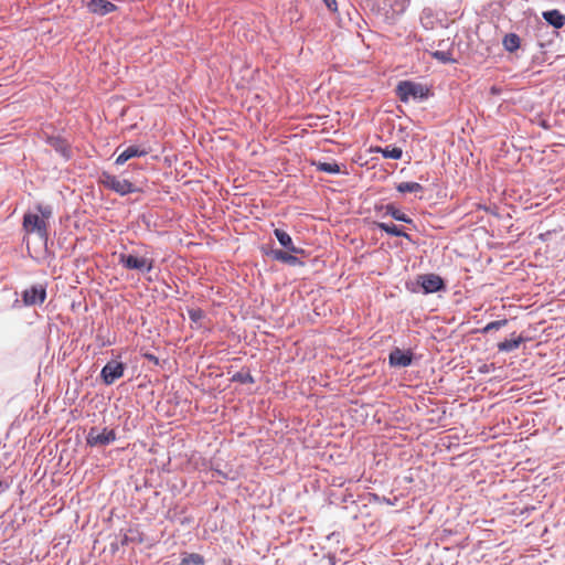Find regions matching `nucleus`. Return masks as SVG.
Returning <instances> with one entry per match:
<instances>
[{"instance_id": "24", "label": "nucleus", "mask_w": 565, "mask_h": 565, "mask_svg": "<svg viewBox=\"0 0 565 565\" xmlns=\"http://www.w3.org/2000/svg\"><path fill=\"white\" fill-rule=\"evenodd\" d=\"M189 318L193 322H199L201 319L204 318V311L200 308H192L188 310Z\"/></svg>"}, {"instance_id": "7", "label": "nucleus", "mask_w": 565, "mask_h": 565, "mask_svg": "<svg viewBox=\"0 0 565 565\" xmlns=\"http://www.w3.org/2000/svg\"><path fill=\"white\" fill-rule=\"evenodd\" d=\"M418 282L426 294L437 292L445 287L444 280L436 274L422 275L419 276Z\"/></svg>"}, {"instance_id": "29", "label": "nucleus", "mask_w": 565, "mask_h": 565, "mask_svg": "<svg viewBox=\"0 0 565 565\" xmlns=\"http://www.w3.org/2000/svg\"><path fill=\"white\" fill-rule=\"evenodd\" d=\"M2 487H3V482L0 480V488H2Z\"/></svg>"}, {"instance_id": "18", "label": "nucleus", "mask_w": 565, "mask_h": 565, "mask_svg": "<svg viewBox=\"0 0 565 565\" xmlns=\"http://www.w3.org/2000/svg\"><path fill=\"white\" fill-rule=\"evenodd\" d=\"M385 212L387 215H391L394 220L405 222V223H412L413 220L408 217L405 213H403L401 210L395 207L393 204L385 205Z\"/></svg>"}, {"instance_id": "21", "label": "nucleus", "mask_w": 565, "mask_h": 565, "mask_svg": "<svg viewBox=\"0 0 565 565\" xmlns=\"http://www.w3.org/2000/svg\"><path fill=\"white\" fill-rule=\"evenodd\" d=\"M179 565H204V557L198 553L185 554Z\"/></svg>"}, {"instance_id": "12", "label": "nucleus", "mask_w": 565, "mask_h": 565, "mask_svg": "<svg viewBox=\"0 0 565 565\" xmlns=\"http://www.w3.org/2000/svg\"><path fill=\"white\" fill-rule=\"evenodd\" d=\"M544 20L556 29H561L565 25V15L558 10H550L543 12Z\"/></svg>"}, {"instance_id": "6", "label": "nucleus", "mask_w": 565, "mask_h": 565, "mask_svg": "<svg viewBox=\"0 0 565 565\" xmlns=\"http://www.w3.org/2000/svg\"><path fill=\"white\" fill-rule=\"evenodd\" d=\"M125 364L118 361L108 362L100 372L105 384L110 385L124 375Z\"/></svg>"}, {"instance_id": "22", "label": "nucleus", "mask_w": 565, "mask_h": 565, "mask_svg": "<svg viewBox=\"0 0 565 565\" xmlns=\"http://www.w3.org/2000/svg\"><path fill=\"white\" fill-rule=\"evenodd\" d=\"M396 189L401 193L423 191L422 184L417 182H401Z\"/></svg>"}, {"instance_id": "26", "label": "nucleus", "mask_w": 565, "mask_h": 565, "mask_svg": "<svg viewBox=\"0 0 565 565\" xmlns=\"http://www.w3.org/2000/svg\"><path fill=\"white\" fill-rule=\"evenodd\" d=\"M323 1L330 11L335 12L338 10L335 0H323Z\"/></svg>"}, {"instance_id": "10", "label": "nucleus", "mask_w": 565, "mask_h": 565, "mask_svg": "<svg viewBox=\"0 0 565 565\" xmlns=\"http://www.w3.org/2000/svg\"><path fill=\"white\" fill-rule=\"evenodd\" d=\"M274 234L276 238L278 239L279 244L285 247L288 252L294 254H302L303 249L299 248L294 245L291 236L284 230L276 228L274 231Z\"/></svg>"}, {"instance_id": "8", "label": "nucleus", "mask_w": 565, "mask_h": 565, "mask_svg": "<svg viewBox=\"0 0 565 565\" xmlns=\"http://www.w3.org/2000/svg\"><path fill=\"white\" fill-rule=\"evenodd\" d=\"M46 298V290L43 286H32L25 289L22 295V299L25 306H33L36 303H43Z\"/></svg>"}, {"instance_id": "5", "label": "nucleus", "mask_w": 565, "mask_h": 565, "mask_svg": "<svg viewBox=\"0 0 565 565\" xmlns=\"http://www.w3.org/2000/svg\"><path fill=\"white\" fill-rule=\"evenodd\" d=\"M116 439V433L113 429L104 428L98 429L92 427L88 431L86 441L89 446H106Z\"/></svg>"}, {"instance_id": "15", "label": "nucleus", "mask_w": 565, "mask_h": 565, "mask_svg": "<svg viewBox=\"0 0 565 565\" xmlns=\"http://www.w3.org/2000/svg\"><path fill=\"white\" fill-rule=\"evenodd\" d=\"M376 152L381 153L384 158L386 159H395V160H398L402 158L403 156V150L402 148L399 147H385V148H382V147H377L375 149Z\"/></svg>"}, {"instance_id": "25", "label": "nucleus", "mask_w": 565, "mask_h": 565, "mask_svg": "<svg viewBox=\"0 0 565 565\" xmlns=\"http://www.w3.org/2000/svg\"><path fill=\"white\" fill-rule=\"evenodd\" d=\"M233 381H237L241 383H254V379L249 373L238 372L233 376Z\"/></svg>"}, {"instance_id": "4", "label": "nucleus", "mask_w": 565, "mask_h": 565, "mask_svg": "<svg viewBox=\"0 0 565 565\" xmlns=\"http://www.w3.org/2000/svg\"><path fill=\"white\" fill-rule=\"evenodd\" d=\"M118 262L127 269L149 273L153 268L152 258L137 256L132 254H120Z\"/></svg>"}, {"instance_id": "20", "label": "nucleus", "mask_w": 565, "mask_h": 565, "mask_svg": "<svg viewBox=\"0 0 565 565\" xmlns=\"http://www.w3.org/2000/svg\"><path fill=\"white\" fill-rule=\"evenodd\" d=\"M313 166H316L318 171L330 173V174H337L340 173V166L332 161V162H313Z\"/></svg>"}, {"instance_id": "11", "label": "nucleus", "mask_w": 565, "mask_h": 565, "mask_svg": "<svg viewBox=\"0 0 565 565\" xmlns=\"http://www.w3.org/2000/svg\"><path fill=\"white\" fill-rule=\"evenodd\" d=\"M149 153V150L141 148L139 146H129L126 148L116 159V164H124L131 158L135 157H143Z\"/></svg>"}, {"instance_id": "23", "label": "nucleus", "mask_w": 565, "mask_h": 565, "mask_svg": "<svg viewBox=\"0 0 565 565\" xmlns=\"http://www.w3.org/2000/svg\"><path fill=\"white\" fill-rule=\"evenodd\" d=\"M508 323V320L507 319H502V320H497V321H492V322H489L483 329H482V333H488L490 332L491 330H498L502 327H504L505 324Z\"/></svg>"}, {"instance_id": "17", "label": "nucleus", "mask_w": 565, "mask_h": 565, "mask_svg": "<svg viewBox=\"0 0 565 565\" xmlns=\"http://www.w3.org/2000/svg\"><path fill=\"white\" fill-rule=\"evenodd\" d=\"M502 44L508 52H515L521 44V40L518 34L509 33L503 38Z\"/></svg>"}, {"instance_id": "28", "label": "nucleus", "mask_w": 565, "mask_h": 565, "mask_svg": "<svg viewBox=\"0 0 565 565\" xmlns=\"http://www.w3.org/2000/svg\"><path fill=\"white\" fill-rule=\"evenodd\" d=\"M435 56H437V57H438V58H440V60H445V58H444V53H443V52H436V53H435Z\"/></svg>"}, {"instance_id": "9", "label": "nucleus", "mask_w": 565, "mask_h": 565, "mask_svg": "<svg viewBox=\"0 0 565 565\" xmlns=\"http://www.w3.org/2000/svg\"><path fill=\"white\" fill-rule=\"evenodd\" d=\"M87 7L92 13L98 15H106L117 9L113 2L107 0H90Z\"/></svg>"}, {"instance_id": "16", "label": "nucleus", "mask_w": 565, "mask_h": 565, "mask_svg": "<svg viewBox=\"0 0 565 565\" xmlns=\"http://www.w3.org/2000/svg\"><path fill=\"white\" fill-rule=\"evenodd\" d=\"M375 224L380 230L384 231L385 233H387L392 236L405 237V238L409 239V235L406 234L404 231H402L394 224H387V223H383V222H379Z\"/></svg>"}, {"instance_id": "27", "label": "nucleus", "mask_w": 565, "mask_h": 565, "mask_svg": "<svg viewBox=\"0 0 565 565\" xmlns=\"http://www.w3.org/2000/svg\"><path fill=\"white\" fill-rule=\"evenodd\" d=\"M145 358L148 359L149 361L153 362L154 364H159L158 358L151 353H146Z\"/></svg>"}, {"instance_id": "19", "label": "nucleus", "mask_w": 565, "mask_h": 565, "mask_svg": "<svg viewBox=\"0 0 565 565\" xmlns=\"http://www.w3.org/2000/svg\"><path fill=\"white\" fill-rule=\"evenodd\" d=\"M522 341H523V338L520 335L515 339H507V340L498 343V350L501 352L513 351L520 347Z\"/></svg>"}, {"instance_id": "3", "label": "nucleus", "mask_w": 565, "mask_h": 565, "mask_svg": "<svg viewBox=\"0 0 565 565\" xmlns=\"http://www.w3.org/2000/svg\"><path fill=\"white\" fill-rule=\"evenodd\" d=\"M396 94L403 103H407L409 99L422 100L428 97L429 88L412 81H402L396 87Z\"/></svg>"}, {"instance_id": "2", "label": "nucleus", "mask_w": 565, "mask_h": 565, "mask_svg": "<svg viewBox=\"0 0 565 565\" xmlns=\"http://www.w3.org/2000/svg\"><path fill=\"white\" fill-rule=\"evenodd\" d=\"M98 183L105 189L110 190L121 196L139 191V189L129 180L111 174L107 171H103L99 174Z\"/></svg>"}, {"instance_id": "14", "label": "nucleus", "mask_w": 565, "mask_h": 565, "mask_svg": "<svg viewBox=\"0 0 565 565\" xmlns=\"http://www.w3.org/2000/svg\"><path fill=\"white\" fill-rule=\"evenodd\" d=\"M390 363L397 366H407L412 363V358L396 349L390 354Z\"/></svg>"}, {"instance_id": "13", "label": "nucleus", "mask_w": 565, "mask_h": 565, "mask_svg": "<svg viewBox=\"0 0 565 565\" xmlns=\"http://www.w3.org/2000/svg\"><path fill=\"white\" fill-rule=\"evenodd\" d=\"M294 253L284 252L281 249H275L271 252V256L274 259L279 260L289 265H297L300 263L299 258L292 255Z\"/></svg>"}, {"instance_id": "1", "label": "nucleus", "mask_w": 565, "mask_h": 565, "mask_svg": "<svg viewBox=\"0 0 565 565\" xmlns=\"http://www.w3.org/2000/svg\"><path fill=\"white\" fill-rule=\"evenodd\" d=\"M38 213H25L23 217V228L28 233H36L42 239L47 237V218L52 211L47 206L38 205Z\"/></svg>"}]
</instances>
